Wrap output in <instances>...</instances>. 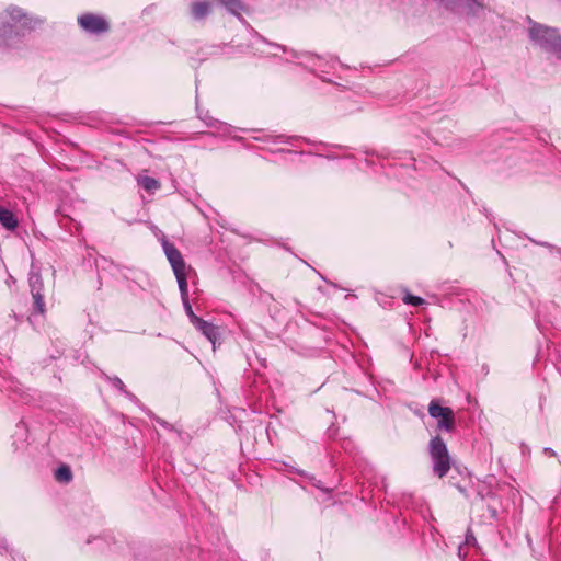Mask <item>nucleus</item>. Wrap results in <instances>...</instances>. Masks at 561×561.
Instances as JSON below:
<instances>
[{"instance_id": "obj_1", "label": "nucleus", "mask_w": 561, "mask_h": 561, "mask_svg": "<svg viewBox=\"0 0 561 561\" xmlns=\"http://www.w3.org/2000/svg\"><path fill=\"white\" fill-rule=\"evenodd\" d=\"M528 36L530 42L538 46L545 53L561 60V34L554 27L535 22L531 18L527 16Z\"/></svg>"}, {"instance_id": "obj_2", "label": "nucleus", "mask_w": 561, "mask_h": 561, "mask_svg": "<svg viewBox=\"0 0 561 561\" xmlns=\"http://www.w3.org/2000/svg\"><path fill=\"white\" fill-rule=\"evenodd\" d=\"M428 455L432 460L433 473L444 478L450 470V455L444 439L436 435L428 443Z\"/></svg>"}, {"instance_id": "obj_3", "label": "nucleus", "mask_w": 561, "mask_h": 561, "mask_svg": "<svg viewBox=\"0 0 561 561\" xmlns=\"http://www.w3.org/2000/svg\"><path fill=\"white\" fill-rule=\"evenodd\" d=\"M428 414L437 420V428L453 433L456 428V416L453 409L443 407L439 400H432L428 404Z\"/></svg>"}, {"instance_id": "obj_4", "label": "nucleus", "mask_w": 561, "mask_h": 561, "mask_svg": "<svg viewBox=\"0 0 561 561\" xmlns=\"http://www.w3.org/2000/svg\"><path fill=\"white\" fill-rule=\"evenodd\" d=\"M3 15L9 19V25L11 27L19 30V26H25L23 36L30 34L42 23L41 20L27 15V13L18 7H9L3 12Z\"/></svg>"}, {"instance_id": "obj_5", "label": "nucleus", "mask_w": 561, "mask_h": 561, "mask_svg": "<svg viewBox=\"0 0 561 561\" xmlns=\"http://www.w3.org/2000/svg\"><path fill=\"white\" fill-rule=\"evenodd\" d=\"M79 26L89 34L101 35L110 31V23L101 15L84 13L78 16Z\"/></svg>"}, {"instance_id": "obj_6", "label": "nucleus", "mask_w": 561, "mask_h": 561, "mask_svg": "<svg viewBox=\"0 0 561 561\" xmlns=\"http://www.w3.org/2000/svg\"><path fill=\"white\" fill-rule=\"evenodd\" d=\"M25 26L15 30L9 25V19L0 14V48L13 47L21 42Z\"/></svg>"}, {"instance_id": "obj_7", "label": "nucleus", "mask_w": 561, "mask_h": 561, "mask_svg": "<svg viewBox=\"0 0 561 561\" xmlns=\"http://www.w3.org/2000/svg\"><path fill=\"white\" fill-rule=\"evenodd\" d=\"M28 285L31 295L33 297V308L38 313L43 314L45 312V302L43 295L44 283L38 272H30Z\"/></svg>"}, {"instance_id": "obj_8", "label": "nucleus", "mask_w": 561, "mask_h": 561, "mask_svg": "<svg viewBox=\"0 0 561 561\" xmlns=\"http://www.w3.org/2000/svg\"><path fill=\"white\" fill-rule=\"evenodd\" d=\"M162 248L170 265L172 266L173 273L186 270V263L183 259V255L173 243L163 238Z\"/></svg>"}, {"instance_id": "obj_9", "label": "nucleus", "mask_w": 561, "mask_h": 561, "mask_svg": "<svg viewBox=\"0 0 561 561\" xmlns=\"http://www.w3.org/2000/svg\"><path fill=\"white\" fill-rule=\"evenodd\" d=\"M193 324L213 343V345H215L217 339L220 335L218 327L203 320L202 318H198L195 322H193Z\"/></svg>"}, {"instance_id": "obj_10", "label": "nucleus", "mask_w": 561, "mask_h": 561, "mask_svg": "<svg viewBox=\"0 0 561 561\" xmlns=\"http://www.w3.org/2000/svg\"><path fill=\"white\" fill-rule=\"evenodd\" d=\"M0 224L9 231H14L19 227V219L7 207L0 205Z\"/></svg>"}, {"instance_id": "obj_11", "label": "nucleus", "mask_w": 561, "mask_h": 561, "mask_svg": "<svg viewBox=\"0 0 561 561\" xmlns=\"http://www.w3.org/2000/svg\"><path fill=\"white\" fill-rule=\"evenodd\" d=\"M210 12V4L207 1H194L191 5V13L195 20H203Z\"/></svg>"}, {"instance_id": "obj_12", "label": "nucleus", "mask_w": 561, "mask_h": 561, "mask_svg": "<svg viewBox=\"0 0 561 561\" xmlns=\"http://www.w3.org/2000/svg\"><path fill=\"white\" fill-rule=\"evenodd\" d=\"M54 477L57 482L67 484L72 481L73 474L71 468L62 463L55 470Z\"/></svg>"}, {"instance_id": "obj_13", "label": "nucleus", "mask_w": 561, "mask_h": 561, "mask_svg": "<svg viewBox=\"0 0 561 561\" xmlns=\"http://www.w3.org/2000/svg\"><path fill=\"white\" fill-rule=\"evenodd\" d=\"M174 275H175L178 284H179V289H180V293H181V298L182 299L188 298V286H187L186 270L178 272V273H174Z\"/></svg>"}, {"instance_id": "obj_14", "label": "nucleus", "mask_w": 561, "mask_h": 561, "mask_svg": "<svg viewBox=\"0 0 561 561\" xmlns=\"http://www.w3.org/2000/svg\"><path fill=\"white\" fill-rule=\"evenodd\" d=\"M138 184L147 192H153L160 187V183L158 180L147 175L140 176L138 179Z\"/></svg>"}, {"instance_id": "obj_15", "label": "nucleus", "mask_w": 561, "mask_h": 561, "mask_svg": "<svg viewBox=\"0 0 561 561\" xmlns=\"http://www.w3.org/2000/svg\"><path fill=\"white\" fill-rule=\"evenodd\" d=\"M403 302L407 304V305H412V306H421L424 304V299L419 297V296H414L412 294H405L404 297L402 298Z\"/></svg>"}, {"instance_id": "obj_16", "label": "nucleus", "mask_w": 561, "mask_h": 561, "mask_svg": "<svg viewBox=\"0 0 561 561\" xmlns=\"http://www.w3.org/2000/svg\"><path fill=\"white\" fill-rule=\"evenodd\" d=\"M183 301V305H184V309H185V312L186 314L188 316L191 322H195L199 317H197L194 312H193V309H192V306L190 304V300L188 298H185V299H182Z\"/></svg>"}, {"instance_id": "obj_17", "label": "nucleus", "mask_w": 561, "mask_h": 561, "mask_svg": "<svg viewBox=\"0 0 561 561\" xmlns=\"http://www.w3.org/2000/svg\"><path fill=\"white\" fill-rule=\"evenodd\" d=\"M107 378L115 388H117L119 391H122L124 393H127V391L125 389V385L121 378H118V377H107Z\"/></svg>"}, {"instance_id": "obj_18", "label": "nucleus", "mask_w": 561, "mask_h": 561, "mask_svg": "<svg viewBox=\"0 0 561 561\" xmlns=\"http://www.w3.org/2000/svg\"><path fill=\"white\" fill-rule=\"evenodd\" d=\"M473 541H476V538H474L473 534L470 530H468V533L466 535V543H471Z\"/></svg>"}, {"instance_id": "obj_19", "label": "nucleus", "mask_w": 561, "mask_h": 561, "mask_svg": "<svg viewBox=\"0 0 561 561\" xmlns=\"http://www.w3.org/2000/svg\"><path fill=\"white\" fill-rule=\"evenodd\" d=\"M545 454L548 455V456H554V451L551 449V448H546L545 449Z\"/></svg>"}, {"instance_id": "obj_20", "label": "nucleus", "mask_w": 561, "mask_h": 561, "mask_svg": "<svg viewBox=\"0 0 561 561\" xmlns=\"http://www.w3.org/2000/svg\"><path fill=\"white\" fill-rule=\"evenodd\" d=\"M459 184L466 190V192L469 193V190L468 187L465 185V183H462L460 180H458Z\"/></svg>"}]
</instances>
